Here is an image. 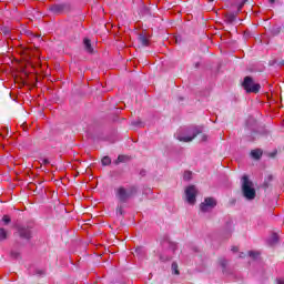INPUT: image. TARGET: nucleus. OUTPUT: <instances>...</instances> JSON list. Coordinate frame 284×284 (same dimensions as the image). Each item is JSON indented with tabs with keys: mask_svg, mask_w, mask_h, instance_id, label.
I'll return each instance as SVG.
<instances>
[{
	"mask_svg": "<svg viewBox=\"0 0 284 284\" xmlns=\"http://www.w3.org/2000/svg\"><path fill=\"white\" fill-rule=\"evenodd\" d=\"M231 251L236 253V252H239V247L237 246H232Z\"/></svg>",
	"mask_w": 284,
	"mask_h": 284,
	"instance_id": "30",
	"label": "nucleus"
},
{
	"mask_svg": "<svg viewBox=\"0 0 284 284\" xmlns=\"http://www.w3.org/2000/svg\"><path fill=\"white\" fill-rule=\"evenodd\" d=\"M184 181H191L192 180V172L186 171L183 175Z\"/></svg>",
	"mask_w": 284,
	"mask_h": 284,
	"instance_id": "20",
	"label": "nucleus"
},
{
	"mask_svg": "<svg viewBox=\"0 0 284 284\" xmlns=\"http://www.w3.org/2000/svg\"><path fill=\"white\" fill-rule=\"evenodd\" d=\"M277 284H284L283 280H277Z\"/></svg>",
	"mask_w": 284,
	"mask_h": 284,
	"instance_id": "33",
	"label": "nucleus"
},
{
	"mask_svg": "<svg viewBox=\"0 0 284 284\" xmlns=\"http://www.w3.org/2000/svg\"><path fill=\"white\" fill-rule=\"evenodd\" d=\"M2 221H3L4 225H8V223H10V221H12V220L8 215H4L2 217Z\"/></svg>",
	"mask_w": 284,
	"mask_h": 284,
	"instance_id": "23",
	"label": "nucleus"
},
{
	"mask_svg": "<svg viewBox=\"0 0 284 284\" xmlns=\"http://www.w3.org/2000/svg\"><path fill=\"white\" fill-rule=\"evenodd\" d=\"M280 32H281V29H273V34H280Z\"/></svg>",
	"mask_w": 284,
	"mask_h": 284,
	"instance_id": "26",
	"label": "nucleus"
},
{
	"mask_svg": "<svg viewBox=\"0 0 284 284\" xmlns=\"http://www.w3.org/2000/svg\"><path fill=\"white\" fill-rule=\"evenodd\" d=\"M160 258H161V261H171L172 260V257H163V256H160Z\"/></svg>",
	"mask_w": 284,
	"mask_h": 284,
	"instance_id": "28",
	"label": "nucleus"
},
{
	"mask_svg": "<svg viewBox=\"0 0 284 284\" xmlns=\"http://www.w3.org/2000/svg\"><path fill=\"white\" fill-rule=\"evenodd\" d=\"M270 1V3H274L276 0H268Z\"/></svg>",
	"mask_w": 284,
	"mask_h": 284,
	"instance_id": "36",
	"label": "nucleus"
},
{
	"mask_svg": "<svg viewBox=\"0 0 284 284\" xmlns=\"http://www.w3.org/2000/svg\"><path fill=\"white\" fill-rule=\"evenodd\" d=\"M110 163H112V160L110 159V156H104L102 159V165H110Z\"/></svg>",
	"mask_w": 284,
	"mask_h": 284,
	"instance_id": "22",
	"label": "nucleus"
},
{
	"mask_svg": "<svg viewBox=\"0 0 284 284\" xmlns=\"http://www.w3.org/2000/svg\"><path fill=\"white\" fill-rule=\"evenodd\" d=\"M191 135H183V134H178L176 139L178 141H182L183 143H190L191 141H194L199 134H201V131L199 128H194L190 131Z\"/></svg>",
	"mask_w": 284,
	"mask_h": 284,
	"instance_id": "6",
	"label": "nucleus"
},
{
	"mask_svg": "<svg viewBox=\"0 0 284 284\" xmlns=\"http://www.w3.org/2000/svg\"><path fill=\"white\" fill-rule=\"evenodd\" d=\"M172 251H176V244H172Z\"/></svg>",
	"mask_w": 284,
	"mask_h": 284,
	"instance_id": "31",
	"label": "nucleus"
},
{
	"mask_svg": "<svg viewBox=\"0 0 284 284\" xmlns=\"http://www.w3.org/2000/svg\"><path fill=\"white\" fill-rule=\"evenodd\" d=\"M268 245H276L278 243V234L272 233L267 240Z\"/></svg>",
	"mask_w": 284,
	"mask_h": 284,
	"instance_id": "11",
	"label": "nucleus"
},
{
	"mask_svg": "<svg viewBox=\"0 0 284 284\" xmlns=\"http://www.w3.org/2000/svg\"><path fill=\"white\" fill-rule=\"evenodd\" d=\"M242 87L247 93L258 94V92H261V85L254 82L252 77H245Z\"/></svg>",
	"mask_w": 284,
	"mask_h": 284,
	"instance_id": "3",
	"label": "nucleus"
},
{
	"mask_svg": "<svg viewBox=\"0 0 284 284\" xmlns=\"http://www.w3.org/2000/svg\"><path fill=\"white\" fill-rule=\"evenodd\" d=\"M10 256H11V258H21V253L19 252V251H14V250H12L11 252H10Z\"/></svg>",
	"mask_w": 284,
	"mask_h": 284,
	"instance_id": "17",
	"label": "nucleus"
},
{
	"mask_svg": "<svg viewBox=\"0 0 284 284\" xmlns=\"http://www.w3.org/2000/svg\"><path fill=\"white\" fill-rule=\"evenodd\" d=\"M17 232L18 236L23 241H30V239H32V227L28 225H19Z\"/></svg>",
	"mask_w": 284,
	"mask_h": 284,
	"instance_id": "4",
	"label": "nucleus"
},
{
	"mask_svg": "<svg viewBox=\"0 0 284 284\" xmlns=\"http://www.w3.org/2000/svg\"><path fill=\"white\" fill-rule=\"evenodd\" d=\"M225 19L227 23H234L236 21V13H226Z\"/></svg>",
	"mask_w": 284,
	"mask_h": 284,
	"instance_id": "15",
	"label": "nucleus"
},
{
	"mask_svg": "<svg viewBox=\"0 0 284 284\" xmlns=\"http://www.w3.org/2000/svg\"><path fill=\"white\" fill-rule=\"evenodd\" d=\"M196 194H199V190H196L195 185H190L185 189L186 202L190 205H194V203H196Z\"/></svg>",
	"mask_w": 284,
	"mask_h": 284,
	"instance_id": "5",
	"label": "nucleus"
},
{
	"mask_svg": "<svg viewBox=\"0 0 284 284\" xmlns=\"http://www.w3.org/2000/svg\"><path fill=\"white\" fill-rule=\"evenodd\" d=\"M83 43H84V48H85L87 52L92 54V52H94V49L92 48V43L90 42V39L85 38Z\"/></svg>",
	"mask_w": 284,
	"mask_h": 284,
	"instance_id": "12",
	"label": "nucleus"
},
{
	"mask_svg": "<svg viewBox=\"0 0 284 284\" xmlns=\"http://www.w3.org/2000/svg\"><path fill=\"white\" fill-rule=\"evenodd\" d=\"M51 12L53 14H61V12L68 10V4L61 3V4H53L50 7Z\"/></svg>",
	"mask_w": 284,
	"mask_h": 284,
	"instance_id": "8",
	"label": "nucleus"
},
{
	"mask_svg": "<svg viewBox=\"0 0 284 284\" xmlns=\"http://www.w3.org/2000/svg\"><path fill=\"white\" fill-rule=\"evenodd\" d=\"M125 161H128V155H119L114 164L119 165V163H125Z\"/></svg>",
	"mask_w": 284,
	"mask_h": 284,
	"instance_id": "16",
	"label": "nucleus"
},
{
	"mask_svg": "<svg viewBox=\"0 0 284 284\" xmlns=\"http://www.w3.org/2000/svg\"><path fill=\"white\" fill-rule=\"evenodd\" d=\"M240 258H245V253H240Z\"/></svg>",
	"mask_w": 284,
	"mask_h": 284,
	"instance_id": "32",
	"label": "nucleus"
},
{
	"mask_svg": "<svg viewBox=\"0 0 284 284\" xmlns=\"http://www.w3.org/2000/svg\"><path fill=\"white\" fill-rule=\"evenodd\" d=\"M139 41L143 45H149L150 44V41L148 40V36H145L144 33L139 34Z\"/></svg>",
	"mask_w": 284,
	"mask_h": 284,
	"instance_id": "14",
	"label": "nucleus"
},
{
	"mask_svg": "<svg viewBox=\"0 0 284 284\" xmlns=\"http://www.w3.org/2000/svg\"><path fill=\"white\" fill-rule=\"evenodd\" d=\"M195 68H199V63L195 64Z\"/></svg>",
	"mask_w": 284,
	"mask_h": 284,
	"instance_id": "37",
	"label": "nucleus"
},
{
	"mask_svg": "<svg viewBox=\"0 0 284 284\" xmlns=\"http://www.w3.org/2000/svg\"><path fill=\"white\" fill-rule=\"evenodd\" d=\"M260 254H261V253H258V252H256V251H250V252H248V256H250L251 258H258Z\"/></svg>",
	"mask_w": 284,
	"mask_h": 284,
	"instance_id": "21",
	"label": "nucleus"
},
{
	"mask_svg": "<svg viewBox=\"0 0 284 284\" xmlns=\"http://www.w3.org/2000/svg\"><path fill=\"white\" fill-rule=\"evenodd\" d=\"M171 270H172L173 274L179 275V264L176 262L172 263Z\"/></svg>",
	"mask_w": 284,
	"mask_h": 284,
	"instance_id": "18",
	"label": "nucleus"
},
{
	"mask_svg": "<svg viewBox=\"0 0 284 284\" xmlns=\"http://www.w3.org/2000/svg\"><path fill=\"white\" fill-rule=\"evenodd\" d=\"M214 207H216V200L213 197H206L200 205L201 212H210V210H214Z\"/></svg>",
	"mask_w": 284,
	"mask_h": 284,
	"instance_id": "7",
	"label": "nucleus"
},
{
	"mask_svg": "<svg viewBox=\"0 0 284 284\" xmlns=\"http://www.w3.org/2000/svg\"><path fill=\"white\" fill-rule=\"evenodd\" d=\"M119 212H120V214H123V210L122 209H119Z\"/></svg>",
	"mask_w": 284,
	"mask_h": 284,
	"instance_id": "35",
	"label": "nucleus"
},
{
	"mask_svg": "<svg viewBox=\"0 0 284 284\" xmlns=\"http://www.w3.org/2000/svg\"><path fill=\"white\" fill-rule=\"evenodd\" d=\"M142 250H143V248L138 247V248H135V253H136V254H141Z\"/></svg>",
	"mask_w": 284,
	"mask_h": 284,
	"instance_id": "29",
	"label": "nucleus"
},
{
	"mask_svg": "<svg viewBox=\"0 0 284 284\" xmlns=\"http://www.w3.org/2000/svg\"><path fill=\"white\" fill-rule=\"evenodd\" d=\"M136 192V186H129L128 189L124 186H119L115 189V197L120 203H128V201H130V199H132Z\"/></svg>",
	"mask_w": 284,
	"mask_h": 284,
	"instance_id": "2",
	"label": "nucleus"
},
{
	"mask_svg": "<svg viewBox=\"0 0 284 284\" xmlns=\"http://www.w3.org/2000/svg\"><path fill=\"white\" fill-rule=\"evenodd\" d=\"M9 237H10V232H8V230L3 227H0V243L8 241Z\"/></svg>",
	"mask_w": 284,
	"mask_h": 284,
	"instance_id": "9",
	"label": "nucleus"
},
{
	"mask_svg": "<svg viewBox=\"0 0 284 284\" xmlns=\"http://www.w3.org/2000/svg\"><path fill=\"white\" fill-rule=\"evenodd\" d=\"M243 6H245V1L239 4L237 12H241V10H243Z\"/></svg>",
	"mask_w": 284,
	"mask_h": 284,
	"instance_id": "24",
	"label": "nucleus"
},
{
	"mask_svg": "<svg viewBox=\"0 0 284 284\" xmlns=\"http://www.w3.org/2000/svg\"><path fill=\"white\" fill-rule=\"evenodd\" d=\"M42 165H50V160L42 159Z\"/></svg>",
	"mask_w": 284,
	"mask_h": 284,
	"instance_id": "25",
	"label": "nucleus"
},
{
	"mask_svg": "<svg viewBox=\"0 0 284 284\" xmlns=\"http://www.w3.org/2000/svg\"><path fill=\"white\" fill-rule=\"evenodd\" d=\"M251 156L255 159V161H258L263 156V151L261 149H255L251 151Z\"/></svg>",
	"mask_w": 284,
	"mask_h": 284,
	"instance_id": "10",
	"label": "nucleus"
},
{
	"mask_svg": "<svg viewBox=\"0 0 284 284\" xmlns=\"http://www.w3.org/2000/svg\"><path fill=\"white\" fill-rule=\"evenodd\" d=\"M37 274H40V275H41V274H43V271H38Z\"/></svg>",
	"mask_w": 284,
	"mask_h": 284,
	"instance_id": "34",
	"label": "nucleus"
},
{
	"mask_svg": "<svg viewBox=\"0 0 284 284\" xmlns=\"http://www.w3.org/2000/svg\"><path fill=\"white\" fill-rule=\"evenodd\" d=\"M242 194L246 201H254L256 199L254 182H252L247 175L242 176Z\"/></svg>",
	"mask_w": 284,
	"mask_h": 284,
	"instance_id": "1",
	"label": "nucleus"
},
{
	"mask_svg": "<svg viewBox=\"0 0 284 284\" xmlns=\"http://www.w3.org/2000/svg\"><path fill=\"white\" fill-rule=\"evenodd\" d=\"M219 265L222 267L223 274H225V272H227V260L225 257H221L219 260Z\"/></svg>",
	"mask_w": 284,
	"mask_h": 284,
	"instance_id": "13",
	"label": "nucleus"
},
{
	"mask_svg": "<svg viewBox=\"0 0 284 284\" xmlns=\"http://www.w3.org/2000/svg\"><path fill=\"white\" fill-rule=\"evenodd\" d=\"M201 141H202V142H205V141H207V135L203 134V135H202V139H201Z\"/></svg>",
	"mask_w": 284,
	"mask_h": 284,
	"instance_id": "27",
	"label": "nucleus"
},
{
	"mask_svg": "<svg viewBox=\"0 0 284 284\" xmlns=\"http://www.w3.org/2000/svg\"><path fill=\"white\" fill-rule=\"evenodd\" d=\"M131 124L134 126V128H143L144 124L141 120H135V121H132Z\"/></svg>",
	"mask_w": 284,
	"mask_h": 284,
	"instance_id": "19",
	"label": "nucleus"
}]
</instances>
